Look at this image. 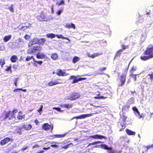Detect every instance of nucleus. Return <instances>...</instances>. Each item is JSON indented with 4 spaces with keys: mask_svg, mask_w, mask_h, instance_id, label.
<instances>
[{
    "mask_svg": "<svg viewBox=\"0 0 153 153\" xmlns=\"http://www.w3.org/2000/svg\"><path fill=\"white\" fill-rule=\"evenodd\" d=\"M18 111V110L17 109H14L12 111H9L5 113V117H2L1 120L2 121H8L9 123L11 122L15 118V114Z\"/></svg>",
    "mask_w": 153,
    "mask_h": 153,
    "instance_id": "nucleus-1",
    "label": "nucleus"
},
{
    "mask_svg": "<svg viewBox=\"0 0 153 153\" xmlns=\"http://www.w3.org/2000/svg\"><path fill=\"white\" fill-rule=\"evenodd\" d=\"M144 55L141 56L140 59L143 61H146L153 58V46L147 47L144 52Z\"/></svg>",
    "mask_w": 153,
    "mask_h": 153,
    "instance_id": "nucleus-2",
    "label": "nucleus"
},
{
    "mask_svg": "<svg viewBox=\"0 0 153 153\" xmlns=\"http://www.w3.org/2000/svg\"><path fill=\"white\" fill-rule=\"evenodd\" d=\"M42 49V47L40 45H35L30 48L27 50L28 54H33L38 51H40Z\"/></svg>",
    "mask_w": 153,
    "mask_h": 153,
    "instance_id": "nucleus-3",
    "label": "nucleus"
},
{
    "mask_svg": "<svg viewBox=\"0 0 153 153\" xmlns=\"http://www.w3.org/2000/svg\"><path fill=\"white\" fill-rule=\"evenodd\" d=\"M128 69L125 71L126 74H122L121 75L119 76L118 80L119 81L118 85L119 86H122L123 85L126 81V74L127 72Z\"/></svg>",
    "mask_w": 153,
    "mask_h": 153,
    "instance_id": "nucleus-4",
    "label": "nucleus"
},
{
    "mask_svg": "<svg viewBox=\"0 0 153 153\" xmlns=\"http://www.w3.org/2000/svg\"><path fill=\"white\" fill-rule=\"evenodd\" d=\"M73 79V80L72 82V84L77 83L79 81H81L82 80L86 79L87 78L84 77H79L78 78L76 76L71 75L69 78L68 79L71 80Z\"/></svg>",
    "mask_w": 153,
    "mask_h": 153,
    "instance_id": "nucleus-5",
    "label": "nucleus"
},
{
    "mask_svg": "<svg viewBox=\"0 0 153 153\" xmlns=\"http://www.w3.org/2000/svg\"><path fill=\"white\" fill-rule=\"evenodd\" d=\"M80 97V94L78 92H73L69 97L68 99L71 101L75 100Z\"/></svg>",
    "mask_w": 153,
    "mask_h": 153,
    "instance_id": "nucleus-6",
    "label": "nucleus"
},
{
    "mask_svg": "<svg viewBox=\"0 0 153 153\" xmlns=\"http://www.w3.org/2000/svg\"><path fill=\"white\" fill-rule=\"evenodd\" d=\"M42 128V129L46 131H48L50 129L52 131L53 128V126L52 125H50L48 123H45L43 124Z\"/></svg>",
    "mask_w": 153,
    "mask_h": 153,
    "instance_id": "nucleus-7",
    "label": "nucleus"
},
{
    "mask_svg": "<svg viewBox=\"0 0 153 153\" xmlns=\"http://www.w3.org/2000/svg\"><path fill=\"white\" fill-rule=\"evenodd\" d=\"M65 71V70H63L62 71L61 69H58L57 70L56 74L59 76H63L68 75L69 74L66 73Z\"/></svg>",
    "mask_w": 153,
    "mask_h": 153,
    "instance_id": "nucleus-8",
    "label": "nucleus"
},
{
    "mask_svg": "<svg viewBox=\"0 0 153 153\" xmlns=\"http://www.w3.org/2000/svg\"><path fill=\"white\" fill-rule=\"evenodd\" d=\"M92 114H83L79 116L74 117L73 119L75 118L76 119H82L85 118L87 117H91L92 115Z\"/></svg>",
    "mask_w": 153,
    "mask_h": 153,
    "instance_id": "nucleus-9",
    "label": "nucleus"
},
{
    "mask_svg": "<svg viewBox=\"0 0 153 153\" xmlns=\"http://www.w3.org/2000/svg\"><path fill=\"white\" fill-rule=\"evenodd\" d=\"M37 18L40 22L47 21L45 14L42 13L39 15L37 16Z\"/></svg>",
    "mask_w": 153,
    "mask_h": 153,
    "instance_id": "nucleus-10",
    "label": "nucleus"
},
{
    "mask_svg": "<svg viewBox=\"0 0 153 153\" xmlns=\"http://www.w3.org/2000/svg\"><path fill=\"white\" fill-rule=\"evenodd\" d=\"M11 140V139L10 137H5L0 141V144L1 146H3L10 142Z\"/></svg>",
    "mask_w": 153,
    "mask_h": 153,
    "instance_id": "nucleus-11",
    "label": "nucleus"
},
{
    "mask_svg": "<svg viewBox=\"0 0 153 153\" xmlns=\"http://www.w3.org/2000/svg\"><path fill=\"white\" fill-rule=\"evenodd\" d=\"M150 80L151 81L153 80V72H152L151 74H149L146 76L145 82L147 83V82L149 81Z\"/></svg>",
    "mask_w": 153,
    "mask_h": 153,
    "instance_id": "nucleus-12",
    "label": "nucleus"
},
{
    "mask_svg": "<svg viewBox=\"0 0 153 153\" xmlns=\"http://www.w3.org/2000/svg\"><path fill=\"white\" fill-rule=\"evenodd\" d=\"M89 137L90 138H92L95 139H101L102 138H104L106 139H107V138L101 135L96 134L94 135H91Z\"/></svg>",
    "mask_w": 153,
    "mask_h": 153,
    "instance_id": "nucleus-13",
    "label": "nucleus"
},
{
    "mask_svg": "<svg viewBox=\"0 0 153 153\" xmlns=\"http://www.w3.org/2000/svg\"><path fill=\"white\" fill-rule=\"evenodd\" d=\"M36 57L38 59H45L47 57L44 53H38L36 54Z\"/></svg>",
    "mask_w": 153,
    "mask_h": 153,
    "instance_id": "nucleus-14",
    "label": "nucleus"
},
{
    "mask_svg": "<svg viewBox=\"0 0 153 153\" xmlns=\"http://www.w3.org/2000/svg\"><path fill=\"white\" fill-rule=\"evenodd\" d=\"M32 125L30 124L27 125L24 124L22 126V128L26 130H30L32 128Z\"/></svg>",
    "mask_w": 153,
    "mask_h": 153,
    "instance_id": "nucleus-15",
    "label": "nucleus"
},
{
    "mask_svg": "<svg viewBox=\"0 0 153 153\" xmlns=\"http://www.w3.org/2000/svg\"><path fill=\"white\" fill-rule=\"evenodd\" d=\"M25 115L23 114L22 111H20L19 112L17 116V119L19 120H22L25 117Z\"/></svg>",
    "mask_w": 153,
    "mask_h": 153,
    "instance_id": "nucleus-16",
    "label": "nucleus"
},
{
    "mask_svg": "<svg viewBox=\"0 0 153 153\" xmlns=\"http://www.w3.org/2000/svg\"><path fill=\"white\" fill-rule=\"evenodd\" d=\"M137 68V67L135 66H133L131 70V74L132 76H134V80H136V76L138 75V74H133V72L136 70Z\"/></svg>",
    "mask_w": 153,
    "mask_h": 153,
    "instance_id": "nucleus-17",
    "label": "nucleus"
},
{
    "mask_svg": "<svg viewBox=\"0 0 153 153\" xmlns=\"http://www.w3.org/2000/svg\"><path fill=\"white\" fill-rule=\"evenodd\" d=\"M102 54L101 53H94L92 55H90V53H88L87 54V56L90 58H94L96 57L99 56Z\"/></svg>",
    "mask_w": 153,
    "mask_h": 153,
    "instance_id": "nucleus-18",
    "label": "nucleus"
},
{
    "mask_svg": "<svg viewBox=\"0 0 153 153\" xmlns=\"http://www.w3.org/2000/svg\"><path fill=\"white\" fill-rule=\"evenodd\" d=\"M62 83V82H59L57 81H56L53 82L52 81H51L48 82V85L50 86H52L56 85Z\"/></svg>",
    "mask_w": 153,
    "mask_h": 153,
    "instance_id": "nucleus-19",
    "label": "nucleus"
},
{
    "mask_svg": "<svg viewBox=\"0 0 153 153\" xmlns=\"http://www.w3.org/2000/svg\"><path fill=\"white\" fill-rule=\"evenodd\" d=\"M126 131L127 134L129 135H134L136 134L135 131H132L128 128L126 129Z\"/></svg>",
    "mask_w": 153,
    "mask_h": 153,
    "instance_id": "nucleus-20",
    "label": "nucleus"
},
{
    "mask_svg": "<svg viewBox=\"0 0 153 153\" xmlns=\"http://www.w3.org/2000/svg\"><path fill=\"white\" fill-rule=\"evenodd\" d=\"M101 148L104 149L108 150L112 149V147H108L107 145L105 144H101Z\"/></svg>",
    "mask_w": 153,
    "mask_h": 153,
    "instance_id": "nucleus-21",
    "label": "nucleus"
},
{
    "mask_svg": "<svg viewBox=\"0 0 153 153\" xmlns=\"http://www.w3.org/2000/svg\"><path fill=\"white\" fill-rule=\"evenodd\" d=\"M65 27L68 28H73L74 29H75L76 28V26L73 23L71 24H67L65 25Z\"/></svg>",
    "mask_w": 153,
    "mask_h": 153,
    "instance_id": "nucleus-22",
    "label": "nucleus"
},
{
    "mask_svg": "<svg viewBox=\"0 0 153 153\" xmlns=\"http://www.w3.org/2000/svg\"><path fill=\"white\" fill-rule=\"evenodd\" d=\"M61 107L66 108L67 109H69L73 107L72 104H65L63 105H61Z\"/></svg>",
    "mask_w": 153,
    "mask_h": 153,
    "instance_id": "nucleus-23",
    "label": "nucleus"
},
{
    "mask_svg": "<svg viewBox=\"0 0 153 153\" xmlns=\"http://www.w3.org/2000/svg\"><path fill=\"white\" fill-rule=\"evenodd\" d=\"M18 59L17 57L15 55H14L12 56L10 58V60L11 62H16Z\"/></svg>",
    "mask_w": 153,
    "mask_h": 153,
    "instance_id": "nucleus-24",
    "label": "nucleus"
},
{
    "mask_svg": "<svg viewBox=\"0 0 153 153\" xmlns=\"http://www.w3.org/2000/svg\"><path fill=\"white\" fill-rule=\"evenodd\" d=\"M123 51L122 49H120L118 50L116 53L115 57H120L122 52Z\"/></svg>",
    "mask_w": 153,
    "mask_h": 153,
    "instance_id": "nucleus-25",
    "label": "nucleus"
},
{
    "mask_svg": "<svg viewBox=\"0 0 153 153\" xmlns=\"http://www.w3.org/2000/svg\"><path fill=\"white\" fill-rule=\"evenodd\" d=\"M56 36L59 39L62 38L63 39L67 40H68L69 41H70L69 39L68 38L66 37H64L62 34H60V35L56 34Z\"/></svg>",
    "mask_w": 153,
    "mask_h": 153,
    "instance_id": "nucleus-26",
    "label": "nucleus"
},
{
    "mask_svg": "<svg viewBox=\"0 0 153 153\" xmlns=\"http://www.w3.org/2000/svg\"><path fill=\"white\" fill-rule=\"evenodd\" d=\"M11 35L5 36L3 38V40L4 42H7L11 38Z\"/></svg>",
    "mask_w": 153,
    "mask_h": 153,
    "instance_id": "nucleus-27",
    "label": "nucleus"
},
{
    "mask_svg": "<svg viewBox=\"0 0 153 153\" xmlns=\"http://www.w3.org/2000/svg\"><path fill=\"white\" fill-rule=\"evenodd\" d=\"M129 107L130 106L129 104L123 105L122 107V110L124 111H127L128 110Z\"/></svg>",
    "mask_w": 153,
    "mask_h": 153,
    "instance_id": "nucleus-28",
    "label": "nucleus"
},
{
    "mask_svg": "<svg viewBox=\"0 0 153 153\" xmlns=\"http://www.w3.org/2000/svg\"><path fill=\"white\" fill-rule=\"evenodd\" d=\"M46 36L47 38H50L51 39L53 38L56 36V35L53 33L47 34H46Z\"/></svg>",
    "mask_w": 153,
    "mask_h": 153,
    "instance_id": "nucleus-29",
    "label": "nucleus"
},
{
    "mask_svg": "<svg viewBox=\"0 0 153 153\" xmlns=\"http://www.w3.org/2000/svg\"><path fill=\"white\" fill-rule=\"evenodd\" d=\"M45 41V38H42L39 39L38 42L40 44L43 45Z\"/></svg>",
    "mask_w": 153,
    "mask_h": 153,
    "instance_id": "nucleus-30",
    "label": "nucleus"
},
{
    "mask_svg": "<svg viewBox=\"0 0 153 153\" xmlns=\"http://www.w3.org/2000/svg\"><path fill=\"white\" fill-rule=\"evenodd\" d=\"M80 58L76 56H75L74 57L72 60V62L73 63H75L79 61Z\"/></svg>",
    "mask_w": 153,
    "mask_h": 153,
    "instance_id": "nucleus-31",
    "label": "nucleus"
},
{
    "mask_svg": "<svg viewBox=\"0 0 153 153\" xmlns=\"http://www.w3.org/2000/svg\"><path fill=\"white\" fill-rule=\"evenodd\" d=\"M31 59H33V61H34L35 59V58L33 56H27L25 59V60L27 61H28Z\"/></svg>",
    "mask_w": 153,
    "mask_h": 153,
    "instance_id": "nucleus-32",
    "label": "nucleus"
},
{
    "mask_svg": "<svg viewBox=\"0 0 153 153\" xmlns=\"http://www.w3.org/2000/svg\"><path fill=\"white\" fill-rule=\"evenodd\" d=\"M121 126L122 127V128L121 129H120V131H121L122 129H123L125 128L126 127L125 125H126V122L125 121H121L120 122Z\"/></svg>",
    "mask_w": 153,
    "mask_h": 153,
    "instance_id": "nucleus-33",
    "label": "nucleus"
},
{
    "mask_svg": "<svg viewBox=\"0 0 153 153\" xmlns=\"http://www.w3.org/2000/svg\"><path fill=\"white\" fill-rule=\"evenodd\" d=\"M51 57L53 60H55L57 58L58 55L56 53H53L51 55Z\"/></svg>",
    "mask_w": 153,
    "mask_h": 153,
    "instance_id": "nucleus-34",
    "label": "nucleus"
},
{
    "mask_svg": "<svg viewBox=\"0 0 153 153\" xmlns=\"http://www.w3.org/2000/svg\"><path fill=\"white\" fill-rule=\"evenodd\" d=\"M70 145H73V144L72 143H69V144H68L66 145H65L63 146H62L61 147V149H67L69 147V146Z\"/></svg>",
    "mask_w": 153,
    "mask_h": 153,
    "instance_id": "nucleus-35",
    "label": "nucleus"
},
{
    "mask_svg": "<svg viewBox=\"0 0 153 153\" xmlns=\"http://www.w3.org/2000/svg\"><path fill=\"white\" fill-rule=\"evenodd\" d=\"M5 61L4 59H0V65L2 68L3 67V65L5 64Z\"/></svg>",
    "mask_w": 153,
    "mask_h": 153,
    "instance_id": "nucleus-36",
    "label": "nucleus"
},
{
    "mask_svg": "<svg viewBox=\"0 0 153 153\" xmlns=\"http://www.w3.org/2000/svg\"><path fill=\"white\" fill-rule=\"evenodd\" d=\"M66 135V134H55L56 138H59L64 137Z\"/></svg>",
    "mask_w": 153,
    "mask_h": 153,
    "instance_id": "nucleus-37",
    "label": "nucleus"
},
{
    "mask_svg": "<svg viewBox=\"0 0 153 153\" xmlns=\"http://www.w3.org/2000/svg\"><path fill=\"white\" fill-rule=\"evenodd\" d=\"M120 118L123 119V121H125L126 122L127 117L126 116L125 114L124 113H123L122 114V116L120 117Z\"/></svg>",
    "mask_w": 153,
    "mask_h": 153,
    "instance_id": "nucleus-38",
    "label": "nucleus"
},
{
    "mask_svg": "<svg viewBox=\"0 0 153 153\" xmlns=\"http://www.w3.org/2000/svg\"><path fill=\"white\" fill-rule=\"evenodd\" d=\"M33 62H34V64L36 66V63H37L40 65H41L43 63V62L42 61H37L35 59H34Z\"/></svg>",
    "mask_w": 153,
    "mask_h": 153,
    "instance_id": "nucleus-39",
    "label": "nucleus"
},
{
    "mask_svg": "<svg viewBox=\"0 0 153 153\" xmlns=\"http://www.w3.org/2000/svg\"><path fill=\"white\" fill-rule=\"evenodd\" d=\"M135 114H136L137 116L139 119H140L142 117V116L140 114V113L138 111L136 112H135Z\"/></svg>",
    "mask_w": 153,
    "mask_h": 153,
    "instance_id": "nucleus-40",
    "label": "nucleus"
},
{
    "mask_svg": "<svg viewBox=\"0 0 153 153\" xmlns=\"http://www.w3.org/2000/svg\"><path fill=\"white\" fill-rule=\"evenodd\" d=\"M65 3V2L64 0H62L60 1V2H57L56 3V4L59 6L64 4Z\"/></svg>",
    "mask_w": 153,
    "mask_h": 153,
    "instance_id": "nucleus-41",
    "label": "nucleus"
},
{
    "mask_svg": "<svg viewBox=\"0 0 153 153\" xmlns=\"http://www.w3.org/2000/svg\"><path fill=\"white\" fill-rule=\"evenodd\" d=\"M43 108V106L42 105H41L40 106L39 108L37 110V111L40 114H41V113L42 112Z\"/></svg>",
    "mask_w": 153,
    "mask_h": 153,
    "instance_id": "nucleus-42",
    "label": "nucleus"
},
{
    "mask_svg": "<svg viewBox=\"0 0 153 153\" xmlns=\"http://www.w3.org/2000/svg\"><path fill=\"white\" fill-rule=\"evenodd\" d=\"M53 109L56 110V111H59V112H62L63 111V110H62L61 109V108L59 107H54L53 108Z\"/></svg>",
    "mask_w": 153,
    "mask_h": 153,
    "instance_id": "nucleus-43",
    "label": "nucleus"
},
{
    "mask_svg": "<svg viewBox=\"0 0 153 153\" xmlns=\"http://www.w3.org/2000/svg\"><path fill=\"white\" fill-rule=\"evenodd\" d=\"M121 47H122V48L121 49H122L123 51V50H125L126 48H128V45H121Z\"/></svg>",
    "mask_w": 153,
    "mask_h": 153,
    "instance_id": "nucleus-44",
    "label": "nucleus"
},
{
    "mask_svg": "<svg viewBox=\"0 0 153 153\" xmlns=\"http://www.w3.org/2000/svg\"><path fill=\"white\" fill-rule=\"evenodd\" d=\"M103 143V142H101V141H96V142H93L92 143H90V144L92 145H94L96 144H98V143Z\"/></svg>",
    "mask_w": 153,
    "mask_h": 153,
    "instance_id": "nucleus-45",
    "label": "nucleus"
},
{
    "mask_svg": "<svg viewBox=\"0 0 153 153\" xmlns=\"http://www.w3.org/2000/svg\"><path fill=\"white\" fill-rule=\"evenodd\" d=\"M18 79V78H15L14 80V84L15 85L16 87H17V82Z\"/></svg>",
    "mask_w": 153,
    "mask_h": 153,
    "instance_id": "nucleus-46",
    "label": "nucleus"
},
{
    "mask_svg": "<svg viewBox=\"0 0 153 153\" xmlns=\"http://www.w3.org/2000/svg\"><path fill=\"white\" fill-rule=\"evenodd\" d=\"M106 68L105 67H104L102 68H100L99 69V70L100 71H104L106 70Z\"/></svg>",
    "mask_w": 153,
    "mask_h": 153,
    "instance_id": "nucleus-47",
    "label": "nucleus"
},
{
    "mask_svg": "<svg viewBox=\"0 0 153 153\" xmlns=\"http://www.w3.org/2000/svg\"><path fill=\"white\" fill-rule=\"evenodd\" d=\"M51 146L53 148H57L59 146L58 145L56 144H54L51 145Z\"/></svg>",
    "mask_w": 153,
    "mask_h": 153,
    "instance_id": "nucleus-48",
    "label": "nucleus"
},
{
    "mask_svg": "<svg viewBox=\"0 0 153 153\" xmlns=\"http://www.w3.org/2000/svg\"><path fill=\"white\" fill-rule=\"evenodd\" d=\"M144 148L146 149V152H147L148 150L150 148L149 145L145 146Z\"/></svg>",
    "mask_w": 153,
    "mask_h": 153,
    "instance_id": "nucleus-49",
    "label": "nucleus"
},
{
    "mask_svg": "<svg viewBox=\"0 0 153 153\" xmlns=\"http://www.w3.org/2000/svg\"><path fill=\"white\" fill-rule=\"evenodd\" d=\"M21 90H22V88H16L13 90L14 92H19L21 91Z\"/></svg>",
    "mask_w": 153,
    "mask_h": 153,
    "instance_id": "nucleus-50",
    "label": "nucleus"
},
{
    "mask_svg": "<svg viewBox=\"0 0 153 153\" xmlns=\"http://www.w3.org/2000/svg\"><path fill=\"white\" fill-rule=\"evenodd\" d=\"M132 109L135 112H136L138 111L137 108L135 107H133L132 108Z\"/></svg>",
    "mask_w": 153,
    "mask_h": 153,
    "instance_id": "nucleus-51",
    "label": "nucleus"
},
{
    "mask_svg": "<svg viewBox=\"0 0 153 153\" xmlns=\"http://www.w3.org/2000/svg\"><path fill=\"white\" fill-rule=\"evenodd\" d=\"M27 146H24L21 149V150L22 151H23L24 150H26L27 149Z\"/></svg>",
    "mask_w": 153,
    "mask_h": 153,
    "instance_id": "nucleus-52",
    "label": "nucleus"
},
{
    "mask_svg": "<svg viewBox=\"0 0 153 153\" xmlns=\"http://www.w3.org/2000/svg\"><path fill=\"white\" fill-rule=\"evenodd\" d=\"M11 69V67L10 66H9L5 69V71H8Z\"/></svg>",
    "mask_w": 153,
    "mask_h": 153,
    "instance_id": "nucleus-53",
    "label": "nucleus"
},
{
    "mask_svg": "<svg viewBox=\"0 0 153 153\" xmlns=\"http://www.w3.org/2000/svg\"><path fill=\"white\" fill-rule=\"evenodd\" d=\"M29 27V26H24L21 27V29H23V27H25V29H27Z\"/></svg>",
    "mask_w": 153,
    "mask_h": 153,
    "instance_id": "nucleus-54",
    "label": "nucleus"
},
{
    "mask_svg": "<svg viewBox=\"0 0 153 153\" xmlns=\"http://www.w3.org/2000/svg\"><path fill=\"white\" fill-rule=\"evenodd\" d=\"M62 12V10H59L57 13V14L58 15H60L61 13Z\"/></svg>",
    "mask_w": 153,
    "mask_h": 153,
    "instance_id": "nucleus-55",
    "label": "nucleus"
},
{
    "mask_svg": "<svg viewBox=\"0 0 153 153\" xmlns=\"http://www.w3.org/2000/svg\"><path fill=\"white\" fill-rule=\"evenodd\" d=\"M50 147L49 146V147H48L47 148L43 147V149L44 150H47V149H50Z\"/></svg>",
    "mask_w": 153,
    "mask_h": 153,
    "instance_id": "nucleus-56",
    "label": "nucleus"
},
{
    "mask_svg": "<svg viewBox=\"0 0 153 153\" xmlns=\"http://www.w3.org/2000/svg\"><path fill=\"white\" fill-rule=\"evenodd\" d=\"M50 137H52V139H54V138H56L55 134H53V135H51L50 136Z\"/></svg>",
    "mask_w": 153,
    "mask_h": 153,
    "instance_id": "nucleus-57",
    "label": "nucleus"
},
{
    "mask_svg": "<svg viewBox=\"0 0 153 153\" xmlns=\"http://www.w3.org/2000/svg\"><path fill=\"white\" fill-rule=\"evenodd\" d=\"M34 122L36 125H37L38 124L39 121L37 120H35L34 121Z\"/></svg>",
    "mask_w": 153,
    "mask_h": 153,
    "instance_id": "nucleus-58",
    "label": "nucleus"
},
{
    "mask_svg": "<svg viewBox=\"0 0 153 153\" xmlns=\"http://www.w3.org/2000/svg\"><path fill=\"white\" fill-rule=\"evenodd\" d=\"M39 147V146H38V145H36L34 146H33V147H32V148L33 149H34L36 147Z\"/></svg>",
    "mask_w": 153,
    "mask_h": 153,
    "instance_id": "nucleus-59",
    "label": "nucleus"
},
{
    "mask_svg": "<svg viewBox=\"0 0 153 153\" xmlns=\"http://www.w3.org/2000/svg\"><path fill=\"white\" fill-rule=\"evenodd\" d=\"M110 151L108 153H114V151L113 150V149L111 150H109Z\"/></svg>",
    "mask_w": 153,
    "mask_h": 153,
    "instance_id": "nucleus-60",
    "label": "nucleus"
},
{
    "mask_svg": "<svg viewBox=\"0 0 153 153\" xmlns=\"http://www.w3.org/2000/svg\"><path fill=\"white\" fill-rule=\"evenodd\" d=\"M95 147L96 148H101V145H96L95 146Z\"/></svg>",
    "mask_w": 153,
    "mask_h": 153,
    "instance_id": "nucleus-61",
    "label": "nucleus"
},
{
    "mask_svg": "<svg viewBox=\"0 0 153 153\" xmlns=\"http://www.w3.org/2000/svg\"><path fill=\"white\" fill-rule=\"evenodd\" d=\"M21 91H22L24 92H26L27 90L26 89H23L22 88V90H21Z\"/></svg>",
    "mask_w": 153,
    "mask_h": 153,
    "instance_id": "nucleus-62",
    "label": "nucleus"
},
{
    "mask_svg": "<svg viewBox=\"0 0 153 153\" xmlns=\"http://www.w3.org/2000/svg\"><path fill=\"white\" fill-rule=\"evenodd\" d=\"M10 11L11 12H13V10L12 7H10Z\"/></svg>",
    "mask_w": 153,
    "mask_h": 153,
    "instance_id": "nucleus-63",
    "label": "nucleus"
},
{
    "mask_svg": "<svg viewBox=\"0 0 153 153\" xmlns=\"http://www.w3.org/2000/svg\"><path fill=\"white\" fill-rule=\"evenodd\" d=\"M44 151H41L40 152H36V153H43Z\"/></svg>",
    "mask_w": 153,
    "mask_h": 153,
    "instance_id": "nucleus-64",
    "label": "nucleus"
}]
</instances>
